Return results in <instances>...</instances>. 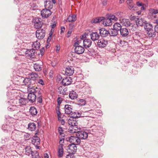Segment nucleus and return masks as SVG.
<instances>
[{
  "label": "nucleus",
  "mask_w": 158,
  "mask_h": 158,
  "mask_svg": "<svg viewBox=\"0 0 158 158\" xmlns=\"http://www.w3.org/2000/svg\"><path fill=\"white\" fill-rule=\"evenodd\" d=\"M82 44V40H79L77 41L74 43V46L75 52L78 54H82L84 52V48L82 47L81 45Z\"/></svg>",
  "instance_id": "obj_1"
},
{
  "label": "nucleus",
  "mask_w": 158,
  "mask_h": 158,
  "mask_svg": "<svg viewBox=\"0 0 158 158\" xmlns=\"http://www.w3.org/2000/svg\"><path fill=\"white\" fill-rule=\"evenodd\" d=\"M32 22L34 23V26L36 29H39L42 26L43 23L40 18H35L33 19Z\"/></svg>",
  "instance_id": "obj_2"
},
{
  "label": "nucleus",
  "mask_w": 158,
  "mask_h": 158,
  "mask_svg": "<svg viewBox=\"0 0 158 158\" xmlns=\"http://www.w3.org/2000/svg\"><path fill=\"white\" fill-rule=\"evenodd\" d=\"M68 141L72 144L79 145L81 142L80 139L78 136H71L68 139Z\"/></svg>",
  "instance_id": "obj_3"
},
{
  "label": "nucleus",
  "mask_w": 158,
  "mask_h": 158,
  "mask_svg": "<svg viewBox=\"0 0 158 158\" xmlns=\"http://www.w3.org/2000/svg\"><path fill=\"white\" fill-rule=\"evenodd\" d=\"M45 34V31L43 29L38 30L36 32V37L38 39H43L44 37Z\"/></svg>",
  "instance_id": "obj_4"
},
{
  "label": "nucleus",
  "mask_w": 158,
  "mask_h": 158,
  "mask_svg": "<svg viewBox=\"0 0 158 158\" xmlns=\"http://www.w3.org/2000/svg\"><path fill=\"white\" fill-rule=\"evenodd\" d=\"M77 147L75 144H70L69 145L67 151L70 154H73L77 152Z\"/></svg>",
  "instance_id": "obj_5"
},
{
  "label": "nucleus",
  "mask_w": 158,
  "mask_h": 158,
  "mask_svg": "<svg viewBox=\"0 0 158 158\" xmlns=\"http://www.w3.org/2000/svg\"><path fill=\"white\" fill-rule=\"evenodd\" d=\"M108 44L107 40L102 38L98 40L97 43V45L99 48H104Z\"/></svg>",
  "instance_id": "obj_6"
},
{
  "label": "nucleus",
  "mask_w": 158,
  "mask_h": 158,
  "mask_svg": "<svg viewBox=\"0 0 158 158\" xmlns=\"http://www.w3.org/2000/svg\"><path fill=\"white\" fill-rule=\"evenodd\" d=\"M77 136L80 139H86L88 137V134L86 132L81 131L78 132L76 134Z\"/></svg>",
  "instance_id": "obj_7"
},
{
  "label": "nucleus",
  "mask_w": 158,
  "mask_h": 158,
  "mask_svg": "<svg viewBox=\"0 0 158 158\" xmlns=\"http://www.w3.org/2000/svg\"><path fill=\"white\" fill-rule=\"evenodd\" d=\"M41 14L42 17L47 18L51 15V13L50 10L45 8L41 10Z\"/></svg>",
  "instance_id": "obj_8"
},
{
  "label": "nucleus",
  "mask_w": 158,
  "mask_h": 158,
  "mask_svg": "<svg viewBox=\"0 0 158 158\" xmlns=\"http://www.w3.org/2000/svg\"><path fill=\"white\" fill-rule=\"evenodd\" d=\"M80 130V127L78 125H77L73 127H70L68 129V131L71 133H76V134H77V133Z\"/></svg>",
  "instance_id": "obj_9"
},
{
  "label": "nucleus",
  "mask_w": 158,
  "mask_h": 158,
  "mask_svg": "<svg viewBox=\"0 0 158 158\" xmlns=\"http://www.w3.org/2000/svg\"><path fill=\"white\" fill-rule=\"evenodd\" d=\"M65 112L67 114H73L72 106L70 105H66L64 106Z\"/></svg>",
  "instance_id": "obj_10"
},
{
  "label": "nucleus",
  "mask_w": 158,
  "mask_h": 158,
  "mask_svg": "<svg viewBox=\"0 0 158 158\" xmlns=\"http://www.w3.org/2000/svg\"><path fill=\"white\" fill-rule=\"evenodd\" d=\"M82 40V43H83V46L86 48H89L91 45L92 41L89 39H85Z\"/></svg>",
  "instance_id": "obj_11"
},
{
  "label": "nucleus",
  "mask_w": 158,
  "mask_h": 158,
  "mask_svg": "<svg viewBox=\"0 0 158 158\" xmlns=\"http://www.w3.org/2000/svg\"><path fill=\"white\" fill-rule=\"evenodd\" d=\"M120 23L123 26L126 27H128L132 25L129 19H123L120 20Z\"/></svg>",
  "instance_id": "obj_12"
},
{
  "label": "nucleus",
  "mask_w": 158,
  "mask_h": 158,
  "mask_svg": "<svg viewBox=\"0 0 158 158\" xmlns=\"http://www.w3.org/2000/svg\"><path fill=\"white\" fill-rule=\"evenodd\" d=\"M42 62L40 61L39 63H36L34 64V68L35 70L36 71H39L42 69Z\"/></svg>",
  "instance_id": "obj_13"
},
{
  "label": "nucleus",
  "mask_w": 158,
  "mask_h": 158,
  "mask_svg": "<svg viewBox=\"0 0 158 158\" xmlns=\"http://www.w3.org/2000/svg\"><path fill=\"white\" fill-rule=\"evenodd\" d=\"M65 74L67 76H70L74 73V68L73 67H68L65 70Z\"/></svg>",
  "instance_id": "obj_14"
},
{
  "label": "nucleus",
  "mask_w": 158,
  "mask_h": 158,
  "mask_svg": "<svg viewBox=\"0 0 158 158\" xmlns=\"http://www.w3.org/2000/svg\"><path fill=\"white\" fill-rule=\"evenodd\" d=\"M91 39L94 41L98 40L100 37L99 34L96 32H92L90 34Z\"/></svg>",
  "instance_id": "obj_15"
},
{
  "label": "nucleus",
  "mask_w": 158,
  "mask_h": 158,
  "mask_svg": "<svg viewBox=\"0 0 158 158\" xmlns=\"http://www.w3.org/2000/svg\"><path fill=\"white\" fill-rule=\"evenodd\" d=\"M36 94L31 93H29V94L28 95V99L30 102L33 103L35 101L36 99Z\"/></svg>",
  "instance_id": "obj_16"
},
{
  "label": "nucleus",
  "mask_w": 158,
  "mask_h": 158,
  "mask_svg": "<svg viewBox=\"0 0 158 158\" xmlns=\"http://www.w3.org/2000/svg\"><path fill=\"white\" fill-rule=\"evenodd\" d=\"M44 3L45 8L50 10L52 9L53 7V3L52 2L51 0H46Z\"/></svg>",
  "instance_id": "obj_17"
},
{
  "label": "nucleus",
  "mask_w": 158,
  "mask_h": 158,
  "mask_svg": "<svg viewBox=\"0 0 158 158\" xmlns=\"http://www.w3.org/2000/svg\"><path fill=\"white\" fill-rule=\"evenodd\" d=\"M72 79L70 77H67L63 79L62 81V84L64 85H70L71 83Z\"/></svg>",
  "instance_id": "obj_18"
},
{
  "label": "nucleus",
  "mask_w": 158,
  "mask_h": 158,
  "mask_svg": "<svg viewBox=\"0 0 158 158\" xmlns=\"http://www.w3.org/2000/svg\"><path fill=\"white\" fill-rule=\"evenodd\" d=\"M135 22L137 25L141 26L144 25L146 21L143 19L139 18L135 19Z\"/></svg>",
  "instance_id": "obj_19"
},
{
  "label": "nucleus",
  "mask_w": 158,
  "mask_h": 158,
  "mask_svg": "<svg viewBox=\"0 0 158 158\" xmlns=\"http://www.w3.org/2000/svg\"><path fill=\"white\" fill-rule=\"evenodd\" d=\"M99 33L102 37H106L109 34V32L104 28H102L100 30Z\"/></svg>",
  "instance_id": "obj_20"
},
{
  "label": "nucleus",
  "mask_w": 158,
  "mask_h": 158,
  "mask_svg": "<svg viewBox=\"0 0 158 158\" xmlns=\"http://www.w3.org/2000/svg\"><path fill=\"white\" fill-rule=\"evenodd\" d=\"M68 122L70 127H73L78 125L77 121L73 118L70 117L68 120Z\"/></svg>",
  "instance_id": "obj_21"
},
{
  "label": "nucleus",
  "mask_w": 158,
  "mask_h": 158,
  "mask_svg": "<svg viewBox=\"0 0 158 158\" xmlns=\"http://www.w3.org/2000/svg\"><path fill=\"white\" fill-rule=\"evenodd\" d=\"M31 142L32 144L35 146L38 145L40 143V138L36 136L33 137Z\"/></svg>",
  "instance_id": "obj_22"
},
{
  "label": "nucleus",
  "mask_w": 158,
  "mask_h": 158,
  "mask_svg": "<svg viewBox=\"0 0 158 158\" xmlns=\"http://www.w3.org/2000/svg\"><path fill=\"white\" fill-rule=\"evenodd\" d=\"M120 32L121 35L123 37L127 36L129 34L128 30L126 28H122L120 30Z\"/></svg>",
  "instance_id": "obj_23"
},
{
  "label": "nucleus",
  "mask_w": 158,
  "mask_h": 158,
  "mask_svg": "<svg viewBox=\"0 0 158 158\" xmlns=\"http://www.w3.org/2000/svg\"><path fill=\"white\" fill-rule=\"evenodd\" d=\"M63 145H59L58 151V156L59 157L62 156L63 152Z\"/></svg>",
  "instance_id": "obj_24"
},
{
  "label": "nucleus",
  "mask_w": 158,
  "mask_h": 158,
  "mask_svg": "<svg viewBox=\"0 0 158 158\" xmlns=\"http://www.w3.org/2000/svg\"><path fill=\"white\" fill-rule=\"evenodd\" d=\"M78 95L74 91L70 92L69 97L71 99L73 100L76 99L77 98Z\"/></svg>",
  "instance_id": "obj_25"
},
{
  "label": "nucleus",
  "mask_w": 158,
  "mask_h": 158,
  "mask_svg": "<svg viewBox=\"0 0 158 158\" xmlns=\"http://www.w3.org/2000/svg\"><path fill=\"white\" fill-rule=\"evenodd\" d=\"M37 89H39L37 87L35 88L34 87L29 86L27 88L28 91L29 93L36 94Z\"/></svg>",
  "instance_id": "obj_26"
},
{
  "label": "nucleus",
  "mask_w": 158,
  "mask_h": 158,
  "mask_svg": "<svg viewBox=\"0 0 158 158\" xmlns=\"http://www.w3.org/2000/svg\"><path fill=\"white\" fill-rule=\"evenodd\" d=\"M38 77V74L32 72L29 74V77L31 81H34Z\"/></svg>",
  "instance_id": "obj_27"
},
{
  "label": "nucleus",
  "mask_w": 158,
  "mask_h": 158,
  "mask_svg": "<svg viewBox=\"0 0 158 158\" xmlns=\"http://www.w3.org/2000/svg\"><path fill=\"white\" fill-rule=\"evenodd\" d=\"M36 128V125L35 123H30L28 125V129L31 131H35Z\"/></svg>",
  "instance_id": "obj_28"
},
{
  "label": "nucleus",
  "mask_w": 158,
  "mask_h": 158,
  "mask_svg": "<svg viewBox=\"0 0 158 158\" xmlns=\"http://www.w3.org/2000/svg\"><path fill=\"white\" fill-rule=\"evenodd\" d=\"M76 16L75 15H69L66 20L67 22H74L76 20Z\"/></svg>",
  "instance_id": "obj_29"
},
{
  "label": "nucleus",
  "mask_w": 158,
  "mask_h": 158,
  "mask_svg": "<svg viewBox=\"0 0 158 158\" xmlns=\"http://www.w3.org/2000/svg\"><path fill=\"white\" fill-rule=\"evenodd\" d=\"M30 112L31 114L33 116L36 115L37 113V111L36 108L34 107H31L30 109Z\"/></svg>",
  "instance_id": "obj_30"
},
{
  "label": "nucleus",
  "mask_w": 158,
  "mask_h": 158,
  "mask_svg": "<svg viewBox=\"0 0 158 158\" xmlns=\"http://www.w3.org/2000/svg\"><path fill=\"white\" fill-rule=\"evenodd\" d=\"M104 18L103 17H100L93 19L91 21L92 23H99L104 20Z\"/></svg>",
  "instance_id": "obj_31"
},
{
  "label": "nucleus",
  "mask_w": 158,
  "mask_h": 158,
  "mask_svg": "<svg viewBox=\"0 0 158 158\" xmlns=\"http://www.w3.org/2000/svg\"><path fill=\"white\" fill-rule=\"evenodd\" d=\"M144 25V28L147 31L153 28L152 25L149 23H146Z\"/></svg>",
  "instance_id": "obj_32"
},
{
  "label": "nucleus",
  "mask_w": 158,
  "mask_h": 158,
  "mask_svg": "<svg viewBox=\"0 0 158 158\" xmlns=\"http://www.w3.org/2000/svg\"><path fill=\"white\" fill-rule=\"evenodd\" d=\"M67 90L65 88L60 86L59 88L58 91L60 94L64 95L66 94Z\"/></svg>",
  "instance_id": "obj_33"
},
{
  "label": "nucleus",
  "mask_w": 158,
  "mask_h": 158,
  "mask_svg": "<svg viewBox=\"0 0 158 158\" xmlns=\"http://www.w3.org/2000/svg\"><path fill=\"white\" fill-rule=\"evenodd\" d=\"M118 31L114 28L110 30L109 32V34L111 36H116L118 33Z\"/></svg>",
  "instance_id": "obj_34"
},
{
  "label": "nucleus",
  "mask_w": 158,
  "mask_h": 158,
  "mask_svg": "<svg viewBox=\"0 0 158 158\" xmlns=\"http://www.w3.org/2000/svg\"><path fill=\"white\" fill-rule=\"evenodd\" d=\"M33 151L30 146H27L25 148V153L27 155H29L31 154Z\"/></svg>",
  "instance_id": "obj_35"
},
{
  "label": "nucleus",
  "mask_w": 158,
  "mask_h": 158,
  "mask_svg": "<svg viewBox=\"0 0 158 158\" xmlns=\"http://www.w3.org/2000/svg\"><path fill=\"white\" fill-rule=\"evenodd\" d=\"M103 24L106 26H110L111 25L112 23V21L110 18H108L104 20Z\"/></svg>",
  "instance_id": "obj_36"
},
{
  "label": "nucleus",
  "mask_w": 158,
  "mask_h": 158,
  "mask_svg": "<svg viewBox=\"0 0 158 158\" xmlns=\"http://www.w3.org/2000/svg\"><path fill=\"white\" fill-rule=\"evenodd\" d=\"M147 32L148 36L150 37H154L156 35V33L153 29L149 30Z\"/></svg>",
  "instance_id": "obj_37"
},
{
  "label": "nucleus",
  "mask_w": 158,
  "mask_h": 158,
  "mask_svg": "<svg viewBox=\"0 0 158 158\" xmlns=\"http://www.w3.org/2000/svg\"><path fill=\"white\" fill-rule=\"evenodd\" d=\"M19 102L20 105H25L27 103L28 101L26 98H22L19 100Z\"/></svg>",
  "instance_id": "obj_38"
},
{
  "label": "nucleus",
  "mask_w": 158,
  "mask_h": 158,
  "mask_svg": "<svg viewBox=\"0 0 158 158\" xmlns=\"http://www.w3.org/2000/svg\"><path fill=\"white\" fill-rule=\"evenodd\" d=\"M121 27V25L118 23H116L113 25V28L118 31H120L122 29Z\"/></svg>",
  "instance_id": "obj_39"
},
{
  "label": "nucleus",
  "mask_w": 158,
  "mask_h": 158,
  "mask_svg": "<svg viewBox=\"0 0 158 158\" xmlns=\"http://www.w3.org/2000/svg\"><path fill=\"white\" fill-rule=\"evenodd\" d=\"M32 82V81L29 77L24 79L23 81V83H24L25 85H27L29 86L30 84H31Z\"/></svg>",
  "instance_id": "obj_40"
},
{
  "label": "nucleus",
  "mask_w": 158,
  "mask_h": 158,
  "mask_svg": "<svg viewBox=\"0 0 158 158\" xmlns=\"http://www.w3.org/2000/svg\"><path fill=\"white\" fill-rule=\"evenodd\" d=\"M74 115L73 116L74 117H85V116H85L83 115L84 113H82V112H74Z\"/></svg>",
  "instance_id": "obj_41"
},
{
  "label": "nucleus",
  "mask_w": 158,
  "mask_h": 158,
  "mask_svg": "<svg viewBox=\"0 0 158 158\" xmlns=\"http://www.w3.org/2000/svg\"><path fill=\"white\" fill-rule=\"evenodd\" d=\"M40 44L38 42H35L32 44V47L34 50L40 48Z\"/></svg>",
  "instance_id": "obj_42"
},
{
  "label": "nucleus",
  "mask_w": 158,
  "mask_h": 158,
  "mask_svg": "<svg viewBox=\"0 0 158 158\" xmlns=\"http://www.w3.org/2000/svg\"><path fill=\"white\" fill-rule=\"evenodd\" d=\"M31 156L32 158H39L40 156L38 152L36 151H33Z\"/></svg>",
  "instance_id": "obj_43"
},
{
  "label": "nucleus",
  "mask_w": 158,
  "mask_h": 158,
  "mask_svg": "<svg viewBox=\"0 0 158 158\" xmlns=\"http://www.w3.org/2000/svg\"><path fill=\"white\" fill-rule=\"evenodd\" d=\"M19 132V131L17 130H15L12 132L11 134V137L13 139H15L18 136Z\"/></svg>",
  "instance_id": "obj_44"
},
{
  "label": "nucleus",
  "mask_w": 158,
  "mask_h": 158,
  "mask_svg": "<svg viewBox=\"0 0 158 158\" xmlns=\"http://www.w3.org/2000/svg\"><path fill=\"white\" fill-rule=\"evenodd\" d=\"M34 52L31 50H28L26 52V54L27 56H29L31 57H32L34 56Z\"/></svg>",
  "instance_id": "obj_45"
},
{
  "label": "nucleus",
  "mask_w": 158,
  "mask_h": 158,
  "mask_svg": "<svg viewBox=\"0 0 158 158\" xmlns=\"http://www.w3.org/2000/svg\"><path fill=\"white\" fill-rule=\"evenodd\" d=\"M17 106L16 105H10L8 108V110L10 111H12L16 110Z\"/></svg>",
  "instance_id": "obj_46"
},
{
  "label": "nucleus",
  "mask_w": 158,
  "mask_h": 158,
  "mask_svg": "<svg viewBox=\"0 0 158 158\" xmlns=\"http://www.w3.org/2000/svg\"><path fill=\"white\" fill-rule=\"evenodd\" d=\"M79 105L81 106H84L85 104V101L84 99H81L78 101Z\"/></svg>",
  "instance_id": "obj_47"
},
{
  "label": "nucleus",
  "mask_w": 158,
  "mask_h": 158,
  "mask_svg": "<svg viewBox=\"0 0 158 158\" xmlns=\"http://www.w3.org/2000/svg\"><path fill=\"white\" fill-rule=\"evenodd\" d=\"M123 13L121 12H118L115 13L114 15L117 18H121L122 17Z\"/></svg>",
  "instance_id": "obj_48"
},
{
  "label": "nucleus",
  "mask_w": 158,
  "mask_h": 158,
  "mask_svg": "<svg viewBox=\"0 0 158 158\" xmlns=\"http://www.w3.org/2000/svg\"><path fill=\"white\" fill-rule=\"evenodd\" d=\"M110 19L112 20H114V21H117L118 18L117 17L115 16V15H112L110 16L109 18Z\"/></svg>",
  "instance_id": "obj_49"
},
{
  "label": "nucleus",
  "mask_w": 158,
  "mask_h": 158,
  "mask_svg": "<svg viewBox=\"0 0 158 158\" xmlns=\"http://www.w3.org/2000/svg\"><path fill=\"white\" fill-rule=\"evenodd\" d=\"M151 13L152 14H158V12L157 11V9H151L150 10Z\"/></svg>",
  "instance_id": "obj_50"
},
{
  "label": "nucleus",
  "mask_w": 158,
  "mask_h": 158,
  "mask_svg": "<svg viewBox=\"0 0 158 158\" xmlns=\"http://www.w3.org/2000/svg\"><path fill=\"white\" fill-rule=\"evenodd\" d=\"M130 3H127L128 6L129 8L131 10L134 7V5L133 2H131Z\"/></svg>",
  "instance_id": "obj_51"
},
{
  "label": "nucleus",
  "mask_w": 158,
  "mask_h": 158,
  "mask_svg": "<svg viewBox=\"0 0 158 158\" xmlns=\"http://www.w3.org/2000/svg\"><path fill=\"white\" fill-rule=\"evenodd\" d=\"M57 108L58 109V110H56V113L58 117V118L61 117V114L60 111L59 110V106H57Z\"/></svg>",
  "instance_id": "obj_52"
},
{
  "label": "nucleus",
  "mask_w": 158,
  "mask_h": 158,
  "mask_svg": "<svg viewBox=\"0 0 158 158\" xmlns=\"http://www.w3.org/2000/svg\"><path fill=\"white\" fill-rule=\"evenodd\" d=\"M63 100V98L60 97H59L57 99V103L58 105L59 106Z\"/></svg>",
  "instance_id": "obj_53"
},
{
  "label": "nucleus",
  "mask_w": 158,
  "mask_h": 158,
  "mask_svg": "<svg viewBox=\"0 0 158 158\" xmlns=\"http://www.w3.org/2000/svg\"><path fill=\"white\" fill-rule=\"evenodd\" d=\"M58 131L60 135L63 134V130L61 127H59L58 128Z\"/></svg>",
  "instance_id": "obj_54"
},
{
  "label": "nucleus",
  "mask_w": 158,
  "mask_h": 158,
  "mask_svg": "<svg viewBox=\"0 0 158 158\" xmlns=\"http://www.w3.org/2000/svg\"><path fill=\"white\" fill-rule=\"evenodd\" d=\"M38 102L40 103H41L42 102V96H40L37 98Z\"/></svg>",
  "instance_id": "obj_55"
},
{
  "label": "nucleus",
  "mask_w": 158,
  "mask_h": 158,
  "mask_svg": "<svg viewBox=\"0 0 158 158\" xmlns=\"http://www.w3.org/2000/svg\"><path fill=\"white\" fill-rule=\"evenodd\" d=\"M58 118L61 124L62 125H64L65 123V122L64 120L63 119H61V117L59 118Z\"/></svg>",
  "instance_id": "obj_56"
},
{
  "label": "nucleus",
  "mask_w": 158,
  "mask_h": 158,
  "mask_svg": "<svg viewBox=\"0 0 158 158\" xmlns=\"http://www.w3.org/2000/svg\"><path fill=\"white\" fill-rule=\"evenodd\" d=\"M8 126L6 124L3 125L2 126V129L3 130H6L8 128Z\"/></svg>",
  "instance_id": "obj_57"
},
{
  "label": "nucleus",
  "mask_w": 158,
  "mask_h": 158,
  "mask_svg": "<svg viewBox=\"0 0 158 158\" xmlns=\"http://www.w3.org/2000/svg\"><path fill=\"white\" fill-rule=\"evenodd\" d=\"M137 5L138 6H142L144 5V4L139 2H136Z\"/></svg>",
  "instance_id": "obj_58"
},
{
  "label": "nucleus",
  "mask_w": 158,
  "mask_h": 158,
  "mask_svg": "<svg viewBox=\"0 0 158 158\" xmlns=\"http://www.w3.org/2000/svg\"><path fill=\"white\" fill-rule=\"evenodd\" d=\"M66 158H75L73 154H70L67 155Z\"/></svg>",
  "instance_id": "obj_59"
},
{
  "label": "nucleus",
  "mask_w": 158,
  "mask_h": 158,
  "mask_svg": "<svg viewBox=\"0 0 158 158\" xmlns=\"http://www.w3.org/2000/svg\"><path fill=\"white\" fill-rule=\"evenodd\" d=\"M64 138H62L60 139L59 143L60 144V145H63L62 144L64 143Z\"/></svg>",
  "instance_id": "obj_60"
},
{
  "label": "nucleus",
  "mask_w": 158,
  "mask_h": 158,
  "mask_svg": "<svg viewBox=\"0 0 158 158\" xmlns=\"http://www.w3.org/2000/svg\"><path fill=\"white\" fill-rule=\"evenodd\" d=\"M38 82L42 85H43L44 84L43 81L41 79H40L39 81Z\"/></svg>",
  "instance_id": "obj_61"
},
{
  "label": "nucleus",
  "mask_w": 158,
  "mask_h": 158,
  "mask_svg": "<svg viewBox=\"0 0 158 158\" xmlns=\"http://www.w3.org/2000/svg\"><path fill=\"white\" fill-rule=\"evenodd\" d=\"M56 51H57V52H59L60 50V46L59 45H57L56 46Z\"/></svg>",
  "instance_id": "obj_62"
},
{
  "label": "nucleus",
  "mask_w": 158,
  "mask_h": 158,
  "mask_svg": "<svg viewBox=\"0 0 158 158\" xmlns=\"http://www.w3.org/2000/svg\"><path fill=\"white\" fill-rule=\"evenodd\" d=\"M155 31L157 32L158 33V25H156L155 26V28H154Z\"/></svg>",
  "instance_id": "obj_63"
},
{
  "label": "nucleus",
  "mask_w": 158,
  "mask_h": 158,
  "mask_svg": "<svg viewBox=\"0 0 158 158\" xmlns=\"http://www.w3.org/2000/svg\"><path fill=\"white\" fill-rule=\"evenodd\" d=\"M145 9V5L144 4V5H143L141 7V10H144Z\"/></svg>",
  "instance_id": "obj_64"
}]
</instances>
